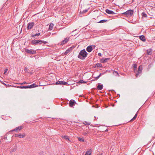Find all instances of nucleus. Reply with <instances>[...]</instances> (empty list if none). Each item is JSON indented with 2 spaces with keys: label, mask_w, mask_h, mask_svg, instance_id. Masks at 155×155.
Wrapping results in <instances>:
<instances>
[{
  "label": "nucleus",
  "mask_w": 155,
  "mask_h": 155,
  "mask_svg": "<svg viewBox=\"0 0 155 155\" xmlns=\"http://www.w3.org/2000/svg\"><path fill=\"white\" fill-rule=\"evenodd\" d=\"M88 54V53L86 51L85 49H84L81 50L78 56L79 58L82 60L85 59Z\"/></svg>",
  "instance_id": "f257e3e1"
},
{
  "label": "nucleus",
  "mask_w": 155,
  "mask_h": 155,
  "mask_svg": "<svg viewBox=\"0 0 155 155\" xmlns=\"http://www.w3.org/2000/svg\"><path fill=\"white\" fill-rule=\"evenodd\" d=\"M48 42L45 41H44L42 40H33L31 41V43L32 45H37L38 44H41L42 43H44V44H46L48 43Z\"/></svg>",
  "instance_id": "f03ea898"
},
{
  "label": "nucleus",
  "mask_w": 155,
  "mask_h": 155,
  "mask_svg": "<svg viewBox=\"0 0 155 155\" xmlns=\"http://www.w3.org/2000/svg\"><path fill=\"white\" fill-rule=\"evenodd\" d=\"M134 13V11L132 10H129L123 14L127 16L130 17Z\"/></svg>",
  "instance_id": "7ed1b4c3"
},
{
  "label": "nucleus",
  "mask_w": 155,
  "mask_h": 155,
  "mask_svg": "<svg viewBox=\"0 0 155 155\" xmlns=\"http://www.w3.org/2000/svg\"><path fill=\"white\" fill-rule=\"evenodd\" d=\"M25 51L28 53L31 54H35L36 52V50H35L32 49H25Z\"/></svg>",
  "instance_id": "20e7f679"
},
{
  "label": "nucleus",
  "mask_w": 155,
  "mask_h": 155,
  "mask_svg": "<svg viewBox=\"0 0 155 155\" xmlns=\"http://www.w3.org/2000/svg\"><path fill=\"white\" fill-rule=\"evenodd\" d=\"M93 48H95V45H90L87 47L86 48L87 51L88 52H91L93 50Z\"/></svg>",
  "instance_id": "39448f33"
},
{
  "label": "nucleus",
  "mask_w": 155,
  "mask_h": 155,
  "mask_svg": "<svg viewBox=\"0 0 155 155\" xmlns=\"http://www.w3.org/2000/svg\"><path fill=\"white\" fill-rule=\"evenodd\" d=\"M34 25V22H30L28 24L27 28L28 29H31Z\"/></svg>",
  "instance_id": "423d86ee"
},
{
  "label": "nucleus",
  "mask_w": 155,
  "mask_h": 155,
  "mask_svg": "<svg viewBox=\"0 0 155 155\" xmlns=\"http://www.w3.org/2000/svg\"><path fill=\"white\" fill-rule=\"evenodd\" d=\"M56 84H63L66 85L67 84V82L62 81H58L56 82Z\"/></svg>",
  "instance_id": "0eeeda50"
},
{
  "label": "nucleus",
  "mask_w": 155,
  "mask_h": 155,
  "mask_svg": "<svg viewBox=\"0 0 155 155\" xmlns=\"http://www.w3.org/2000/svg\"><path fill=\"white\" fill-rule=\"evenodd\" d=\"M142 67L141 66H140L138 67V69L137 73L136 74V76L137 77L139 74L142 72Z\"/></svg>",
  "instance_id": "6e6552de"
},
{
  "label": "nucleus",
  "mask_w": 155,
  "mask_h": 155,
  "mask_svg": "<svg viewBox=\"0 0 155 155\" xmlns=\"http://www.w3.org/2000/svg\"><path fill=\"white\" fill-rule=\"evenodd\" d=\"M22 128V126H20L19 127H18L16 128H15L14 129V130H12V131H20L21 130Z\"/></svg>",
  "instance_id": "1a4fd4ad"
},
{
  "label": "nucleus",
  "mask_w": 155,
  "mask_h": 155,
  "mask_svg": "<svg viewBox=\"0 0 155 155\" xmlns=\"http://www.w3.org/2000/svg\"><path fill=\"white\" fill-rule=\"evenodd\" d=\"M106 12L107 14H110L114 15L115 14V13L113 11L109 10L108 9H106Z\"/></svg>",
  "instance_id": "9d476101"
},
{
  "label": "nucleus",
  "mask_w": 155,
  "mask_h": 155,
  "mask_svg": "<svg viewBox=\"0 0 155 155\" xmlns=\"http://www.w3.org/2000/svg\"><path fill=\"white\" fill-rule=\"evenodd\" d=\"M75 101L74 100H71L69 102V105L71 107H72L75 104Z\"/></svg>",
  "instance_id": "9b49d317"
},
{
  "label": "nucleus",
  "mask_w": 155,
  "mask_h": 155,
  "mask_svg": "<svg viewBox=\"0 0 155 155\" xmlns=\"http://www.w3.org/2000/svg\"><path fill=\"white\" fill-rule=\"evenodd\" d=\"M69 40V38H66L65 39L63 40L61 42V45H63V44H65L68 42V41Z\"/></svg>",
  "instance_id": "f8f14e48"
},
{
  "label": "nucleus",
  "mask_w": 155,
  "mask_h": 155,
  "mask_svg": "<svg viewBox=\"0 0 155 155\" xmlns=\"http://www.w3.org/2000/svg\"><path fill=\"white\" fill-rule=\"evenodd\" d=\"M72 48L71 47L70 48H69L64 53L65 54H67L68 53H69L72 50Z\"/></svg>",
  "instance_id": "ddd939ff"
},
{
  "label": "nucleus",
  "mask_w": 155,
  "mask_h": 155,
  "mask_svg": "<svg viewBox=\"0 0 155 155\" xmlns=\"http://www.w3.org/2000/svg\"><path fill=\"white\" fill-rule=\"evenodd\" d=\"M103 87V85L102 84H99L97 87V89L98 90H101Z\"/></svg>",
  "instance_id": "4468645a"
},
{
  "label": "nucleus",
  "mask_w": 155,
  "mask_h": 155,
  "mask_svg": "<svg viewBox=\"0 0 155 155\" xmlns=\"http://www.w3.org/2000/svg\"><path fill=\"white\" fill-rule=\"evenodd\" d=\"M140 39L142 41L145 42L146 41V39L144 35H141L140 36Z\"/></svg>",
  "instance_id": "2eb2a0df"
},
{
  "label": "nucleus",
  "mask_w": 155,
  "mask_h": 155,
  "mask_svg": "<svg viewBox=\"0 0 155 155\" xmlns=\"http://www.w3.org/2000/svg\"><path fill=\"white\" fill-rule=\"evenodd\" d=\"M54 25L52 23L50 24L48 30H52Z\"/></svg>",
  "instance_id": "dca6fc26"
},
{
  "label": "nucleus",
  "mask_w": 155,
  "mask_h": 155,
  "mask_svg": "<svg viewBox=\"0 0 155 155\" xmlns=\"http://www.w3.org/2000/svg\"><path fill=\"white\" fill-rule=\"evenodd\" d=\"M92 153L91 149H90L88 150H87L86 152L85 155H91Z\"/></svg>",
  "instance_id": "f3484780"
},
{
  "label": "nucleus",
  "mask_w": 155,
  "mask_h": 155,
  "mask_svg": "<svg viewBox=\"0 0 155 155\" xmlns=\"http://www.w3.org/2000/svg\"><path fill=\"white\" fill-rule=\"evenodd\" d=\"M133 67L134 68V71L135 72L137 70V65L136 64H133Z\"/></svg>",
  "instance_id": "a211bd4d"
},
{
  "label": "nucleus",
  "mask_w": 155,
  "mask_h": 155,
  "mask_svg": "<svg viewBox=\"0 0 155 155\" xmlns=\"http://www.w3.org/2000/svg\"><path fill=\"white\" fill-rule=\"evenodd\" d=\"M103 74L102 73V74L100 73V74L99 75H98V76H97V77H95L94 79V80H93V81L97 80L101 77V75Z\"/></svg>",
  "instance_id": "6ab92c4d"
},
{
  "label": "nucleus",
  "mask_w": 155,
  "mask_h": 155,
  "mask_svg": "<svg viewBox=\"0 0 155 155\" xmlns=\"http://www.w3.org/2000/svg\"><path fill=\"white\" fill-rule=\"evenodd\" d=\"M113 74H114L116 76H119V75L118 73L116 71H114L113 72Z\"/></svg>",
  "instance_id": "aec40b11"
},
{
  "label": "nucleus",
  "mask_w": 155,
  "mask_h": 155,
  "mask_svg": "<svg viewBox=\"0 0 155 155\" xmlns=\"http://www.w3.org/2000/svg\"><path fill=\"white\" fill-rule=\"evenodd\" d=\"M107 21V20H105V19L102 20L100 21H99L98 22V23H104L106 22Z\"/></svg>",
  "instance_id": "412c9836"
},
{
  "label": "nucleus",
  "mask_w": 155,
  "mask_h": 155,
  "mask_svg": "<svg viewBox=\"0 0 155 155\" xmlns=\"http://www.w3.org/2000/svg\"><path fill=\"white\" fill-rule=\"evenodd\" d=\"M152 51L150 49H148L147 51V54L150 55L152 54Z\"/></svg>",
  "instance_id": "4be33fe9"
},
{
  "label": "nucleus",
  "mask_w": 155,
  "mask_h": 155,
  "mask_svg": "<svg viewBox=\"0 0 155 155\" xmlns=\"http://www.w3.org/2000/svg\"><path fill=\"white\" fill-rule=\"evenodd\" d=\"M142 17H147V14L144 12H143L141 14Z\"/></svg>",
  "instance_id": "5701e85b"
},
{
  "label": "nucleus",
  "mask_w": 155,
  "mask_h": 155,
  "mask_svg": "<svg viewBox=\"0 0 155 155\" xmlns=\"http://www.w3.org/2000/svg\"><path fill=\"white\" fill-rule=\"evenodd\" d=\"M137 114L136 113L135 115H134V117H133V118H132L130 120V121H132L133 120H134L137 117Z\"/></svg>",
  "instance_id": "b1692460"
},
{
  "label": "nucleus",
  "mask_w": 155,
  "mask_h": 155,
  "mask_svg": "<svg viewBox=\"0 0 155 155\" xmlns=\"http://www.w3.org/2000/svg\"><path fill=\"white\" fill-rule=\"evenodd\" d=\"M66 140H69V138L67 136L64 135L62 137Z\"/></svg>",
  "instance_id": "393cba45"
},
{
  "label": "nucleus",
  "mask_w": 155,
  "mask_h": 155,
  "mask_svg": "<svg viewBox=\"0 0 155 155\" xmlns=\"http://www.w3.org/2000/svg\"><path fill=\"white\" fill-rule=\"evenodd\" d=\"M96 66L97 67H100V68H102V67L101 64L100 63H97L96 64Z\"/></svg>",
  "instance_id": "a878e982"
},
{
  "label": "nucleus",
  "mask_w": 155,
  "mask_h": 155,
  "mask_svg": "<svg viewBox=\"0 0 155 155\" xmlns=\"http://www.w3.org/2000/svg\"><path fill=\"white\" fill-rule=\"evenodd\" d=\"M25 136V134H19V138H23Z\"/></svg>",
  "instance_id": "bb28decb"
},
{
  "label": "nucleus",
  "mask_w": 155,
  "mask_h": 155,
  "mask_svg": "<svg viewBox=\"0 0 155 155\" xmlns=\"http://www.w3.org/2000/svg\"><path fill=\"white\" fill-rule=\"evenodd\" d=\"M83 124L86 125H89L91 124V123L87 121H84Z\"/></svg>",
  "instance_id": "cd10ccee"
},
{
  "label": "nucleus",
  "mask_w": 155,
  "mask_h": 155,
  "mask_svg": "<svg viewBox=\"0 0 155 155\" xmlns=\"http://www.w3.org/2000/svg\"><path fill=\"white\" fill-rule=\"evenodd\" d=\"M78 139L79 141L81 142H84V140L83 138L79 137L78 138Z\"/></svg>",
  "instance_id": "c85d7f7f"
},
{
  "label": "nucleus",
  "mask_w": 155,
  "mask_h": 155,
  "mask_svg": "<svg viewBox=\"0 0 155 155\" xmlns=\"http://www.w3.org/2000/svg\"><path fill=\"white\" fill-rule=\"evenodd\" d=\"M40 35V33H37L31 36L32 37L35 38V36H39Z\"/></svg>",
  "instance_id": "c756f323"
},
{
  "label": "nucleus",
  "mask_w": 155,
  "mask_h": 155,
  "mask_svg": "<svg viewBox=\"0 0 155 155\" xmlns=\"http://www.w3.org/2000/svg\"><path fill=\"white\" fill-rule=\"evenodd\" d=\"M18 88L21 89H26V86H18L17 87Z\"/></svg>",
  "instance_id": "7c9ffc66"
},
{
  "label": "nucleus",
  "mask_w": 155,
  "mask_h": 155,
  "mask_svg": "<svg viewBox=\"0 0 155 155\" xmlns=\"http://www.w3.org/2000/svg\"><path fill=\"white\" fill-rule=\"evenodd\" d=\"M110 59L109 58H106L103 61V62L104 63L107 62V61Z\"/></svg>",
  "instance_id": "2f4dec72"
},
{
  "label": "nucleus",
  "mask_w": 155,
  "mask_h": 155,
  "mask_svg": "<svg viewBox=\"0 0 155 155\" xmlns=\"http://www.w3.org/2000/svg\"><path fill=\"white\" fill-rule=\"evenodd\" d=\"M79 83H86V82L82 80H80V81H79Z\"/></svg>",
  "instance_id": "473e14b6"
},
{
  "label": "nucleus",
  "mask_w": 155,
  "mask_h": 155,
  "mask_svg": "<svg viewBox=\"0 0 155 155\" xmlns=\"http://www.w3.org/2000/svg\"><path fill=\"white\" fill-rule=\"evenodd\" d=\"M28 70H29V69H28L27 68V67H25V69H24V71L26 72H28Z\"/></svg>",
  "instance_id": "72a5a7b5"
},
{
  "label": "nucleus",
  "mask_w": 155,
  "mask_h": 155,
  "mask_svg": "<svg viewBox=\"0 0 155 155\" xmlns=\"http://www.w3.org/2000/svg\"><path fill=\"white\" fill-rule=\"evenodd\" d=\"M31 85H32V88L36 87L37 86L36 84H31Z\"/></svg>",
  "instance_id": "f704fd0d"
},
{
  "label": "nucleus",
  "mask_w": 155,
  "mask_h": 155,
  "mask_svg": "<svg viewBox=\"0 0 155 155\" xmlns=\"http://www.w3.org/2000/svg\"><path fill=\"white\" fill-rule=\"evenodd\" d=\"M32 88V85H28L26 86V88Z\"/></svg>",
  "instance_id": "c9c22d12"
},
{
  "label": "nucleus",
  "mask_w": 155,
  "mask_h": 155,
  "mask_svg": "<svg viewBox=\"0 0 155 155\" xmlns=\"http://www.w3.org/2000/svg\"><path fill=\"white\" fill-rule=\"evenodd\" d=\"M17 150V147H15V148L12 149V152H15Z\"/></svg>",
  "instance_id": "e433bc0d"
},
{
  "label": "nucleus",
  "mask_w": 155,
  "mask_h": 155,
  "mask_svg": "<svg viewBox=\"0 0 155 155\" xmlns=\"http://www.w3.org/2000/svg\"><path fill=\"white\" fill-rule=\"evenodd\" d=\"M87 9H85L82 12V13H86L87 11Z\"/></svg>",
  "instance_id": "4c0bfd02"
},
{
  "label": "nucleus",
  "mask_w": 155,
  "mask_h": 155,
  "mask_svg": "<svg viewBox=\"0 0 155 155\" xmlns=\"http://www.w3.org/2000/svg\"><path fill=\"white\" fill-rule=\"evenodd\" d=\"M26 83V82H24L22 83H19V84H20V85H22V84H25Z\"/></svg>",
  "instance_id": "58836bf2"
},
{
  "label": "nucleus",
  "mask_w": 155,
  "mask_h": 155,
  "mask_svg": "<svg viewBox=\"0 0 155 155\" xmlns=\"http://www.w3.org/2000/svg\"><path fill=\"white\" fill-rule=\"evenodd\" d=\"M19 134H15V137H19Z\"/></svg>",
  "instance_id": "ea45409f"
},
{
  "label": "nucleus",
  "mask_w": 155,
  "mask_h": 155,
  "mask_svg": "<svg viewBox=\"0 0 155 155\" xmlns=\"http://www.w3.org/2000/svg\"><path fill=\"white\" fill-rule=\"evenodd\" d=\"M8 69H6L4 71V74H5L7 71Z\"/></svg>",
  "instance_id": "a19ab883"
},
{
  "label": "nucleus",
  "mask_w": 155,
  "mask_h": 155,
  "mask_svg": "<svg viewBox=\"0 0 155 155\" xmlns=\"http://www.w3.org/2000/svg\"><path fill=\"white\" fill-rule=\"evenodd\" d=\"M101 54L100 53H98V55L99 56H101Z\"/></svg>",
  "instance_id": "79ce46f5"
},
{
  "label": "nucleus",
  "mask_w": 155,
  "mask_h": 155,
  "mask_svg": "<svg viewBox=\"0 0 155 155\" xmlns=\"http://www.w3.org/2000/svg\"><path fill=\"white\" fill-rule=\"evenodd\" d=\"M87 134V133H84V135H86Z\"/></svg>",
  "instance_id": "37998d69"
},
{
  "label": "nucleus",
  "mask_w": 155,
  "mask_h": 155,
  "mask_svg": "<svg viewBox=\"0 0 155 155\" xmlns=\"http://www.w3.org/2000/svg\"><path fill=\"white\" fill-rule=\"evenodd\" d=\"M132 2H134V0H132Z\"/></svg>",
  "instance_id": "c03bdc74"
},
{
  "label": "nucleus",
  "mask_w": 155,
  "mask_h": 155,
  "mask_svg": "<svg viewBox=\"0 0 155 155\" xmlns=\"http://www.w3.org/2000/svg\"><path fill=\"white\" fill-rule=\"evenodd\" d=\"M107 131H108V130H107V129H106V130H105V131H106V132Z\"/></svg>",
  "instance_id": "a18cd8bd"
},
{
  "label": "nucleus",
  "mask_w": 155,
  "mask_h": 155,
  "mask_svg": "<svg viewBox=\"0 0 155 155\" xmlns=\"http://www.w3.org/2000/svg\"><path fill=\"white\" fill-rule=\"evenodd\" d=\"M98 155H102V154H99Z\"/></svg>",
  "instance_id": "49530a36"
},
{
  "label": "nucleus",
  "mask_w": 155,
  "mask_h": 155,
  "mask_svg": "<svg viewBox=\"0 0 155 155\" xmlns=\"http://www.w3.org/2000/svg\"><path fill=\"white\" fill-rule=\"evenodd\" d=\"M112 90L113 91H114V90Z\"/></svg>",
  "instance_id": "de8ad7c7"
},
{
  "label": "nucleus",
  "mask_w": 155,
  "mask_h": 155,
  "mask_svg": "<svg viewBox=\"0 0 155 155\" xmlns=\"http://www.w3.org/2000/svg\"><path fill=\"white\" fill-rule=\"evenodd\" d=\"M54 34H54H52V35H53V34Z\"/></svg>",
  "instance_id": "09e8293b"
},
{
  "label": "nucleus",
  "mask_w": 155,
  "mask_h": 155,
  "mask_svg": "<svg viewBox=\"0 0 155 155\" xmlns=\"http://www.w3.org/2000/svg\"><path fill=\"white\" fill-rule=\"evenodd\" d=\"M63 155H65L64 154H63Z\"/></svg>",
  "instance_id": "8fccbe9b"
}]
</instances>
